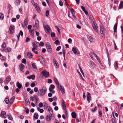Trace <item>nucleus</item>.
Instances as JSON below:
<instances>
[{
	"instance_id": "nucleus-1",
	"label": "nucleus",
	"mask_w": 123,
	"mask_h": 123,
	"mask_svg": "<svg viewBox=\"0 0 123 123\" xmlns=\"http://www.w3.org/2000/svg\"><path fill=\"white\" fill-rule=\"evenodd\" d=\"M47 88L45 86H43L42 88L39 89L37 93V95L39 96H43L46 93Z\"/></svg>"
},
{
	"instance_id": "nucleus-2",
	"label": "nucleus",
	"mask_w": 123,
	"mask_h": 123,
	"mask_svg": "<svg viewBox=\"0 0 123 123\" xmlns=\"http://www.w3.org/2000/svg\"><path fill=\"white\" fill-rule=\"evenodd\" d=\"M43 25L44 30L46 32H49L50 31H51L50 28L49 26L45 23H43Z\"/></svg>"
},
{
	"instance_id": "nucleus-3",
	"label": "nucleus",
	"mask_w": 123,
	"mask_h": 123,
	"mask_svg": "<svg viewBox=\"0 0 123 123\" xmlns=\"http://www.w3.org/2000/svg\"><path fill=\"white\" fill-rule=\"evenodd\" d=\"M46 46L48 51L50 53L52 52V49L51 48V46L49 43H46Z\"/></svg>"
},
{
	"instance_id": "nucleus-4",
	"label": "nucleus",
	"mask_w": 123,
	"mask_h": 123,
	"mask_svg": "<svg viewBox=\"0 0 123 123\" xmlns=\"http://www.w3.org/2000/svg\"><path fill=\"white\" fill-rule=\"evenodd\" d=\"M42 73L44 76L45 78H47L49 76V73L48 72L46 71L45 70H44L43 71Z\"/></svg>"
},
{
	"instance_id": "nucleus-5",
	"label": "nucleus",
	"mask_w": 123,
	"mask_h": 123,
	"mask_svg": "<svg viewBox=\"0 0 123 123\" xmlns=\"http://www.w3.org/2000/svg\"><path fill=\"white\" fill-rule=\"evenodd\" d=\"M53 114H49L47 115L46 117V120L47 121H50L53 117Z\"/></svg>"
},
{
	"instance_id": "nucleus-6",
	"label": "nucleus",
	"mask_w": 123,
	"mask_h": 123,
	"mask_svg": "<svg viewBox=\"0 0 123 123\" xmlns=\"http://www.w3.org/2000/svg\"><path fill=\"white\" fill-rule=\"evenodd\" d=\"M53 61L55 67L57 68H58L59 67V65L56 60L55 59H53Z\"/></svg>"
},
{
	"instance_id": "nucleus-7",
	"label": "nucleus",
	"mask_w": 123,
	"mask_h": 123,
	"mask_svg": "<svg viewBox=\"0 0 123 123\" xmlns=\"http://www.w3.org/2000/svg\"><path fill=\"white\" fill-rule=\"evenodd\" d=\"M0 116L4 118H6V112L4 111H1Z\"/></svg>"
},
{
	"instance_id": "nucleus-8",
	"label": "nucleus",
	"mask_w": 123,
	"mask_h": 123,
	"mask_svg": "<svg viewBox=\"0 0 123 123\" xmlns=\"http://www.w3.org/2000/svg\"><path fill=\"white\" fill-rule=\"evenodd\" d=\"M14 26H11L9 28V30L10 34H12L14 32Z\"/></svg>"
},
{
	"instance_id": "nucleus-9",
	"label": "nucleus",
	"mask_w": 123,
	"mask_h": 123,
	"mask_svg": "<svg viewBox=\"0 0 123 123\" xmlns=\"http://www.w3.org/2000/svg\"><path fill=\"white\" fill-rule=\"evenodd\" d=\"M47 109L48 110L50 114H53V112L50 106H47Z\"/></svg>"
},
{
	"instance_id": "nucleus-10",
	"label": "nucleus",
	"mask_w": 123,
	"mask_h": 123,
	"mask_svg": "<svg viewBox=\"0 0 123 123\" xmlns=\"http://www.w3.org/2000/svg\"><path fill=\"white\" fill-rule=\"evenodd\" d=\"M87 100L88 101V103L90 102V100H91V97L90 93L89 92L87 93L86 95Z\"/></svg>"
},
{
	"instance_id": "nucleus-11",
	"label": "nucleus",
	"mask_w": 123,
	"mask_h": 123,
	"mask_svg": "<svg viewBox=\"0 0 123 123\" xmlns=\"http://www.w3.org/2000/svg\"><path fill=\"white\" fill-rule=\"evenodd\" d=\"M92 26L95 31L97 32H98V31L97 29V26L96 24L95 23L93 24Z\"/></svg>"
},
{
	"instance_id": "nucleus-12",
	"label": "nucleus",
	"mask_w": 123,
	"mask_h": 123,
	"mask_svg": "<svg viewBox=\"0 0 123 123\" xmlns=\"http://www.w3.org/2000/svg\"><path fill=\"white\" fill-rule=\"evenodd\" d=\"M62 109H66V105L64 101L62 99Z\"/></svg>"
},
{
	"instance_id": "nucleus-13",
	"label": "nucleus",
	"mask_w": 123,
	"mask_h": 123,
	"mask_svg": "<svg viewBox=\"0 0 123 123\" xmlns=\"http://www.w3.org/2000/svg\"><path fill=\"white\" fill-rule=\"evenodd\" d=\"M59 86L60 90L62 92L63 94L64 93H65V90L64 87L63 86L61 85H60Z\"/></svg>"
},
{
	"instance_id": "nucleus-14",
	"label": "nucleus",
	"mask_w": 123,
	"mask_h": 123,
	"mask_svg": "<svg viewBox=\"0 0 123 123\" xmlns=\"http://www.w3.org/2000/svg\"><path fill=\"white\" fill-rule=\"evenodd\" d=\"M19 67L20 71L22 72H23V70L25 68V66L23 64H21L19 65Z\"/></svg>"
},
{
	"instance_id": "nucleus-15",
	"label": "nucleus",
	"mask_w": 123,
	"mask_h": 123,
	"mask_svg": "<svg viewBox=\"0 0 123 123\" xmlns=\"http://www.w3.org/2000/svg\"><path fill=\"white\" fill-rule=\"evenodd\" d=\"M10 80V78L9 77H7L5 81V82L6 84H7Z\"/></svg>"
},
{
	"instance_id": "nucleus-16",
	"label": "nucleus",
	"mask_w": 123,
	"mask_h": 123,
	"mask_svg": "<svg viewBox=\"0 0 123 123\" xmlns=\"http://www.w3.org/2000/svg\"><path fill=\"white\" fill-rule=\"evenodd\" d=\"M29 32L31 36L32 37H34V31L32 29H31L29 30Z\"/></svg>"
},
{
	"instance_id": "nucleus-17",
	"label": "nucleus",
	"mask_w": 123,
	"mask_h": 123,
	"mask_svg": "<svg viewBox=\"0 0 123 123\" xmlns=\"http://www.w3.org/2000/svg\"><path fill=\"white\" fill-rule=\"evenodd\" d=\"M71 12L73 17L74 18L76 19V17L75 16L74 13V9L73 8H71Z\"/></svg>"
},
{
	"instance_id": "nucleus-18",
	"label": "nucleus",
	"mask_w": 123,
	"mask_h": 123,
	"mask_svg": "<svg viewBox=\"0 0 123 123\" xmlns=\"http://www.w3.org/2000/svg\"><path fill=\"white\" fill-rule=\"evenodd\" d=\"M39 43L37 42H34L33 43V48H37L38 46V44H39Z\"/></svg>"
},
{
	"instance_id": "nucleus-19",
	"label": "nucleus",
	"mask_w": 123,
	"mask_h": 123,
	"mask_svg": "<svg viewBox=\"0 0 123 123\" xmlns=\"http://www.w3.org/2000/svg\"><path fill=\"white\" fill-rule=\"evenodd\" d=\"M89 64L90 66L92 68H94L95 66V63L92 61L90 62Z\"/></svg>"
},
{
	"instance_id": "nucleus-20",
	"label": "nucleus",
	"mask_w": 123,
	"mask_h": 123,
	"mask_svg": "<svg viewBox=\"0 0 123 123\" xmlns=\"http://www.w3.org/2000/svg\"><path fill=\"white\" fill-rule=\"evenodd\" d=\"M54 80L55 83V84L57 85V86H58V87H59V86L60 85L59 84V82L57 79L56 78H54Z\"/></svg>"
},
{
	"instance_id": "nucleus-21",
	"label": "nucleus",
	"mask_w": 123,
	"mask_h": 123,
	"mask_svg": "<svg viewBox=\"0 0 123 123\" xmlns=\"http://www.w3.org/2000/svg\"><path fill=\"white\" fill-rule=\"evenodd\" d=\"M28 18H26L24 21V25L26 26L27 25H28Z\"/></svg>"
},
{
	"instance_id": "nucleus-22",
	"label": "nucleus",
	"mask_w": 123,
	"mask_h": 123,
	"mask_svg": "<svg viewBox=\"0 0 123 123\" xmlns=\"http://www.w3.org/2000/svg\"><path fill=\"white\" fill-rule=\"evenodd\" d=\"M100 28L101 33L102 34H104V33L105 30L103 26H101Z\"/></svg>"
},
{
	"instance_id": "nucleus-23",
	"label": "nucleus",
	"mask_w": 123,
	"mask_h": 123,
	"mask_svg": "<svg viewBox=\"0 0 123 123\" xmlns=\"http://www.w3.org/2000/svg\"><path fill=\"white\" fill-rule=\"evenodd\" d=\"M15 98V97L14 96L12 97L10 99L9 101V102L10 103H11V104H12L14 101Z\"/></svg>"
},
{
	"instance_id": "nucleus-24",
	"label": "nucleus",
	"mask_w": 123,
	"mask_h": 123,
	"mask_svg": "<svg viewBox=\"0 0 123 123\" xmlns=\"http://www.w3.org/2000/svg\"><path fill=\"white\" fill-rule=\"evenodd\" d=\"M16 86L19 89H20L22 87V85L20 84L18 82L16 83Z\"/></svg>"
},
{
	"instance_id": "nucleus-25",
	"label": "nucleus",
	"mask_w": 123,
	"mask_h": 123,
	"mask_svg": "<svg viewBox=\"0 0 123 123\" xmlns=\"http://www.w3.org/2000/svg\"><path fill=\"white\" fill-rule=\"evenodd\" d=\"M117 24L116 23L114 26V32L115 33L116 32L117 29Z\"/></svg>"
},
{
	"instance_id": "nucleus-26",
	"label": "nucleus",
	"mask_w": 123,
	"mask_h": 123,
	"mask_svg": "<svg viewBox=\"0 0 123 123\" xmlns=\"http://www.w3.org/2000/svg\"><path fill=\"white\" fill-rule=\"evenodd\" d=\"M72 117L74 118H75L76 117V114L74 112H73L71 113Z\"/></svg>"
},
{
	"instance_id": "nucleus-27",
	"label": "nucleus",
	"mask_w": 123,
	"mask_h": 123,
	"mask_svg": "<svg viewBox=\"0 0 123 123\" xmlns=\"http://www.w3.org/2000/svg\"><path fill=\"white\" fill-rule=\"evenodd\" d=\"M35 8L36 10L38 12H40V9L39 8L38 6L37 5L35 6Z\"/></svg>"
},
{
	"instance_id": "nucleus-28",
	"label": "nucleus",
	"mask_w": 123,
	"mask_h": 123,
	"mask_svg": "<svg viewBox=\"0 0 123 123\" xmlns=\"http://www.w3.org/2000/svg\"><path fill=\"white\" fill-rule=\"evenodd\" d=\"M87 38L89 40L90 42H93L94 40L92 37L90 36H88L87 37Z\"/></svg>"
},
{
	"instance_id": "nucleus-29",
	"label": "nucleus",
	"mask_w": 123,
	"mask_h": 123,
	"mask_svg": "<svg viewBox=\"0 0 123 123\" xmlns=\"http://www.w3.org/2000/svg\"><path fill=\"white\" fill-rule=\"evenodd\" d=\"M27 55L28 57L30 58H32L33 57V55L30 52H28L27 53Z\"/></svg>"
},
{
	"instance_id": "nucleus-30",
	"label": "nucleus",
	"mask_w": 123,
	"mask_h": 123,
	"mask_svg": "<svg viewBox=\"0 0 123 123\" xmlns=\"http://www.w3.org/2000/svg\"><path fill=\"white\" fill-rule=\"evenodd\" d=\"M37 48H33L32 49V51L34 53H35L36 54H37L38 53V52L37 51H35V50H37Z\"/></svg>"
},
{
	"instance_id": "nucleus-31",
	"label": "nucleus",
	"mask_w": 123,
	"mask_h": 123,
	"mask_svg": "<svg viewBox=\"0 0 123 123\" xmlns=\"http://www.w3.org/2000/svg\"><path fill=\"white\" fill-rule=\"evenodd\" d=\"M123 8V2L122 1L121 2L119 6V8L121 9Z\"/></svg>"
},
{
	"instance_id": "nucleus-32",
	"label": "nucleus",
	"mask_w": 123,
	"mask_h": 123,
	"mask_svg": "<svg viewBox=\"0 0 123 123\" xmlns=\"http://www.w3.org/2000/svg\"><path fill=\"white\" fill-rule=\"evenodd\" d=\"M38 115L37 113H34V118H35L36 119H37L38 117Z\"/></svg>"
},
{
	"instance_id": "nucleus-33",
	"label": "nucleus",
	"mask_w": 123,
	"mask_h": 123,
	"mask_svg": "<svg viewBox=\"0 0 123 123\" xmlns=\"http://www.w3.org/2000/svg\"><path fill=\"white\" fill-rule=\"evenodd\" d=\"M32 66L33 68L34 69H37V67L36 64L35 63H33L32 65Z\"/></svg>"
},
{
	"instance_id": "nucleus-34",
	"label": "nucleus",
	"mask_w": 123,
	"mask_h": 123,
	"mask_svg": "<svg viewBox=\"0 0 123 123\" xmlns=\"http://www.w3.org/2000/svg\"><path fill=\"white\" fill-rule=\"evenodd\" d=\"M72 50L74 53V54H76L77 53L76 49L75 48H73L72 49Z\"/></svg>"
},
{
	"instance_id": "nucleus-35",
	"label": "nucleus",
	"mask_w": 123,
	"mask_h": 123,
	"mask_svg": "<svg viewBox=\"0 0 123 123\" xmlns=\"http://www.w3.org/2000/svg\"><path fill=\"white\" fill-rule=\"evenodd\" d=\"M55 86H54L53 84H52L50 85V87L49 88V90H50V89L51 90H52L54 88Z\"/></svg>"
},
{
	"instance_id": "nucleus-36",
	"label": "nucleus",
	"mask_w": 123,
	"mask_h": 123,
	"mask_svg": "<svg viewBox=\"0 0 123 123\" xmlns=\"http://www.w3.org/2000/svg\"><path fill=\"white\" fill-rule=\"evenodd\" d=\"M25 103L26 104L29 105L30 104V102L28 99H26L25 100Z\"/></svg>"
},
{
	"instance_id": "nucleus-37",
	"label": "nucleus",
	"mask_w": 123,
	"mask_h": 123,
	"mask_svg": "<svg viewBox=\"0 0 123 123\" xmlns=\"http://www.w3.org/2000/svg\"><path fill=\"white\" fill-rule=\"evenodd\" d=\"M4 17L3 14H2V13H0V19H2Z\"/></svg>"
},
{
	"instance_id": "nucleus-38",
	"label": "nucleus",
	"mask_w": 123,
	"mask_h": 123,
	"mask_svg": "<svg viewBox=\"0 0 123 123\" xmlns=\"http://www.w3.org/2000/svg\"><path fill=\"white\" fill-rule=\"evenodd\" d=\"M7 116L8 118L10 120H11L12 119V117L11 115H8Z\"/></svg>"
},
{
	"instance_id": "nucleus-39",
	"label": "nucleus",
	"mask_w": 123,
	"mask_h": 123,
	"mask_svg": "<svg viewBox=\"0 0 123 123\" xmlns=\"http://www.w3.org/2000/svg\"><path fill=\"white\" fill-rule=\"evenodd\" d=\"M55 43L56 45H58L60 43V42L58 40H57L55 41Z\"/></svg>"
},
{
	"instance_id": "nucleus-40",
	"label": "nucleus",
	"mask_w": 123,
	"mask_h": 123,
	"mask_svg": "<svg viewBox=\"0 0 123 123\" xmlns=\"http://www.w3.org/2000/svg\"><path fill=\"white\" fill-rule=\"evenodd\" d=\"M22 62L24 64L26 63V61L25 59H23L22 60Z\"/></svg>"
},
{
	"instance_id": "nucleus-41",
	"label": "nucleus",
	"mask_w": 123,
	"mask_h": 123,
	"mask_svg": "<svg viewBox=\"0 0 123 123\" xmlns=\"http://www.w3.org/2000/svg\"><path fill=\"white\" fill-rule=\"evenodd\" d=\"M49 11L48 10H47L45 14L46 16H48L49 14Z\"/></svg>"
},
{
	"instance_id": "nucleus-42",
	"label": "nucleus",
	"mask_w": 123,
	"mask_h": 123,
	"mask_svg": "<svg viewBox=\"0 0 123 123\" xmlns=\"http://www.w3.org/2000/svg\"><path fill=\"white\" fill-rule=\"evenodd\" d=\"M62 52L63 53V57H64V60H65V51L64 49H63L62 50Z\"/></svg>"
},
{
	"instance_id": "nucleus-43",
	"label": "nucleus",
	"mask_w": 123,
	"mask_h": 123,
	"mask_svg": "<svg viewBox=\"0 0 123 123\" xmlns=\"http://www.w3.org/2000/svg\"><path fill=\"white\" fill-rule=\"evenodd\" d=\"M4 101L6 104H8L9 102V99L7 98H6L5 99Z\"/></svg>"
},
{
	"instance_id": "nucleus-44",
	"label": "nucleus",
	"mask_w": 123,
	"mask_h": 123,
	"mask_svg": "<svg viewBox=\"0 0 123 123\" xmlns=\"http://www.w3.org/2000/svg\"><path fill=\"white\" fill-rule=\"evenodd\" d=\"M39 22L37 20V21H36L35 24L36 27H37L38 26Z\"/></svg>"
},
{
	"instance_id": "nucleus-45",
	"label": "nucleus",
	"mask_w": 123,
	"mask_h": 123,
	"mask_svg": "<svg viewBox=\"0 0 123 123\" xmlns=\"http://www.w3.org/2000/svg\"><path fill=\"white\" fill-rule=\"evenodd\" d=\"M59 5L60 6H62L63 4V3H62V0H60L59 1Z\"/></svg>"
},
{
	"instance_id": "nucleus-46",
	"label": "nucleus",
	"mask_w": 123,
	"mask_h": 123,
	"mask_svg": "<svg viewBox=\"0 0 123 123\" xmlns=\"http://www.w3.org/2000/svg\"><path fill=\"white\" fill-rule=\"evenodd\" d=\"M61 48V46H59L57 48V49H56V50L58 51H59V50H60Z\"/></svg>"
},
{
	"instance_id": "nucleus-47",
	"label": "nucleus",
	"mask_w": 123,
	"mask_h": 123,
	"mask_svg": "<svg viewBox=\"0 0 123 123\" xmlns=\"http://www.w3.org/2000/svg\"><path fill=\"white\" fill-rule=\"evenodd\" d=\"M34 91L35 92H37L38 91V89L37 87H35L34 88Z\"/></svg>"
},
{
	"instance_id": "nucleus-48",
	"label": "nucleus",
	"mask_w": 123,
	"mask_h": 123,
	"mask_svg": "<svg viewBox=\"0 0 123 123\" xmlns=\"http://www.w3.org/2000/svg\"><path fill=\"white\" fill-rule=\"evenodd\" d=\"M25 109L26 110V113L27 114H29V109L27 108H26Z\"/></svg>"
},
{
	"instance_id": "nucleus-49",
	"label": "nucleus",
	"mask_w": 123,
	"mask_h": 123,
	"mask_svg": "<svg viewBox=\"0 0 123 123\" xmlns=\"http://www.w3.org/2000/svg\"><path fill=\"white\" fill-rule=\"evenodd\" d=\"M97 108L96 106L93 109H92V111L93 112L97 110Z\"/></svg>"
},
{
	"instance_id": "nucleus-50",
	"label": "nucleus",
	"mask_w": 123,
	"mask_h": 123,
	"mask_svg": "<svg viewBox=\"0 0 123 123\" xmlns=\"http://www.w3.org/2000/svg\"><path fill=\"white\" fill-rule=\"evenodd\" d=\"M35 86V84L34 82L32 83L31 85V87H33Z\"/></svg>"
},
{
	"instance_id": "nucleus-51",
	"label": "nucleus",
	"mask_w": 123,
	"mask_h": 123,
	"mask_svg": "<svg viewBox=\"0 0 123 123\" xmlns=\"http://www.w3.org/2000/svg\"><path fill=\"white\" fill-rule=\"evenodd\" d=\"M99 116L101 117L102 116V111H99Z\"/></svg>"
},
{
	"instance_id": "nucleus-52",
	"label": "nucleus",
	"mask_w": 123,
	"mask_h": 123,
	"mask_svg": "<svg viewBox=\"0 0 123 123\" xmlns=\"http://www.w3.org/2000/svg\"><path fill=\"white\" fill-rule=\"evenodd\" d=\"M38 106L40 107H42L43 106V104L42 103L40 102L39 103Z\"/></svg>"
},
{
	"instance_id": "nucleus-53",
	"label": "nucleus",
	"mask_w": 123,
	"mask_h": 123,
	"mask_svg": "<svg viewBox=\"0 0 123 123\" xmlns=\"http://www.w3.org/2000/svg\"><path fill=\"white\" fill-rule=\"evenodd\" d=\"M39 44V45L41 46H43L44 45V43L43 42H40Z\"/></svg>"
},
{
	"instance_id": "nucleus-54",
	"label": "nucleus",
	"mask_w": 123,
	"mask_h": 123,
	"mask_svg": "<svg viewBox=\"0 0 123 123\" xmlns=\"http://www.w3.org/2000/svg\"><path fill=\"white\" fill-rule=\"evenodd\" d=\"M19 35H21V36H22L23 35V33L22 31H20L19 33L18 34Z\"/></svg>"
},
{
	"instance_id": "nucleus-55",
	"label": "nucleus",
	"mask_w": 123,
	"mask_h": 123,
	"mask_svg": "<svg viewBox=\"0 0 123 123\" xmlns=\"http://www.w3.org/2000/svg\"><path fill=\"white\" fill-rule=\"evenodd\" d=\"M93 54L94 56L97 59V60H98V59L99 58L98 57L97 55L95 53H93Z\"/></svg>"
},
{
	"instance_id": "nucleus-56",
	"label": "nucleus",
	"mask_w": 123,
	"mask_h": 123,
	"mask_svg": "<svg viewBox=\"0 0 123 123\" xmlns=\"http://www.w3.org/2000/svg\"><path fill=\"white\" fill-rule=\"evenodd\" d=\"M30 40V38L28 37H27L26 38V39H25V42H29Z\"/></svg>"
},
{
	"instance_id": "nucleus-57",
	"label": "nucleus",
	"mask_w": 123,
	"mask_h": 123,
	"mask_svg": "<svg viewBox=\"0 0 123 123\" xmlns=\"http://www.w3.org/2000/svg\"><path fill=\"white\" fill-rule=\"evenodd\" d=\"M31 79H34L35 78V76L34 75H31Z\"/></svg>"
},
{
	"instance_id": "nucleus-58",
	"label": "nucleus",
	"mask_w": 123,
	"mask_h": 123,
	"mask_svg": "<svg viewBox=\"0 0 123 123\" xmlns=\"http://www.w3.org/2000/svg\"><path fill=\"white\" fill-rule=\"evenodd\" d=\"M48 83H51L52 82V80L51 79H49L48 80Z\"/></svg>"
},
{
	"instance_id": "nucleus-59",
	"label": "nucleus",
	"mask_w": 123,
	"mask_h": 123,
	"mask_svg": "<svg viewBox=\"0 0 123 123\" xmlns=\"http://www.w3.org/2000/svg\"><path fill=\"white\" fill-rule=\"evenodd\" d=\"M31 25H29L27 28L29 30H31Z\"/></svg>"
},
{
	"instance_id": "nucleus-60",
	"label": "nucleus",
	"mask_w": 123,
	"mask_h": 123,
	"mask_svg": "<svg viewBox=\"0 0 123 123\" xmlns=\"http://www.w3.org/2000/svg\"><path fill=\"white\" fill-rule=\"evenodd\" d=\"M6 44L5 43H3L2 44V47L3 48H4L6 47Z\"/></svg>"
},
{
	"instance_id": "nucleus-61",
	"label": "nucleus",
	"mask_w": 123,
	"mask_h": 123,
	"mask_svg": "<svg viewBox=\"0 0 123 123\" xmlns=\"http://www.w3.org/2000/svg\"><path fill=\"white\" fill-rule=\"evenodd\" d=\"M51 36L52 37H54L55 36V34L54 33L52 32L51 34Z\"/></svg>"
},
{
	"instance_id": "nucleus-62",
	"label": "nucleus",
	"mask_w": 123,
	"mask_h": 123,
	"mask_svg": "<svg viewBox=\"0 0 123 123\" xmlns=\"http://www.w3.org/2000/svg\"><path fill=\"white\" fill-rule=\"evenodd\" d=\"M29 85V82H26V83H25V86L26 87H27Z\"/></svg>"
},
{
	"instance_id": "nucleus-63",
	"label": "nucleus",
	"mask_w": 123,
	"mask_h": 123,
	"mask_svg": "<svg viewBox=\"0 0 123 123\" xmlns=\"http://www.w3.org/2000/svg\"><path fill=\"white\" fill-rule=\"evenodd\" d=\"M16 20V18H13L12 19V22H15Z\"/></svg>"
},
{
	"instance_id": "nucleus-64",
	"label": "nucleus",
	"mask_w": 123,
	"mask_h": 123,
	"mask_svg": "<svg viewBox=\"0 0 123 123\" xmlns=\"http://www.w3.org/2000/svg\"><path fill=\"white\" fill-rule=\"evenodd\" d=\"M52 93L50 92L48 94V96L49 97H51L52 96Z\"/></svg>"
}]
</instances>
